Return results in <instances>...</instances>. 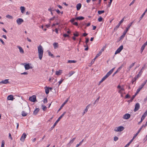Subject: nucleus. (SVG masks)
I'll use <instances>...</instances> for the list:
<instances>
[{"instance_id":"1","label":"nucleus","mask_w":147,"mask_h":147,"mask_svg":"<svg viewBox=\"0 0 147 147\" xmlns=\"http://www.w3.org/2000/svg\"><path fill=\"white\" fill-rule=\"evenodd\" d=\"M38 49L39 58L41 60L43 56V49L40 45L38 47Z\"/></svg>"},{"instance_id":"2","label":"nucleus","mask_w":147,"mask_h":147,"mask_svg":"<svg viewBox=\"0 0 147 147\" xmlns=\"http://www.w3.org/2000/svg\"><path fill=\"white\" fill-rule=\"evenodd\" d=\"M133 22H131L128 25L127 27L126 28V30L124 31L123 33V34L120 37V39H122L125 36V35L126 34L127 32L128 31L130 27L131 26L132 24L133 23Z\"/></svg>"},{"instance_id":"3","label":"nucleus","mask_w":147,"mask_h":147,"mask_svg":"<svg viewBox=\"0 0 147 147\" xmlns=\"http://www.w3.org/2000/svg\"><path fill=\"white\" fill-rule=\"evenodd\" d=\"M124 129V128L123 126H119L115 127L114 130L115 131H123Z\"/></svg>"},{"instance_id":"4","label":"nucleus","mask_w":147,"mask_h":147,"mask_svg":"<svg viewBox=\"0 0 147 147\" xmlns=\"http://www.w3.org/2000/svg\"><path fill=\"white\" fill-rule=\"evenodd\" d=\"M123 49V46L122 45L119 47L116 51L115 54L116 55L119 53Z\"/></svg>"},{"instance_id":"5","label":"nucleus","mask_w":147,"mask_h":147,"mask_svg":"<svg viewBox=\"0 0 147 147\" xmlns=\"http://www.w3.org/2000/svg\"><path fill=\"white\" fill-rule=\"evenodd\" d=\"M30 101L32 102H35L36 101V98L35 95H33L32 96L30 97L29 98Z\"/></svg>"},{"instance_id":"6","label":"nucleus","mask_w":147,"mask_h":147,"mask_svg":"<svg viewBox=\"0 0 147 147\" xmlns=\"http://www.w3.org/2000/svg\"><path fill=\"white\" fill-rule=\"evenodd\" d=\"M130 116L129 114L126 113L123 116V118L125 119H127L130 117Z\"/></svg>"},{"instance_id":"7","label":"nucleus","mask_w":147,"mask_h":147,"mask_svg":"<svg viewBox=\"0 0 147 147\" xmlns=\"http://www.w3.org/2000/svg\"><path fill=\"white\" fill-rule=\"evenodd\" d=\"M117 88L119 89L118 91V92L121 94L122 91H124V89L123 87H122L119 85L117 86Z\"/></svg>"},{"instance_id":"8","label":"nucleus","mask_w":147,"mask_h":147,"mask_svg":"<svg viewBox=\"0 0 147 147\" xmlns=\"http://www.w3.org/2000/svg\"><path fill=\"white\" fill-rule=\"evenodd\" d=\"M16 22L18 25H20L24 22V20L22 18H18L17 19Z\"/></svg>"},{"instance_id":"9","label":"nucleus","mask_w":147,"mask_h":147,"mask_svg":"<svg viewBox=\"0 0 147 147\" xmlns=\"http://www.w3.org/2000/svg\"><path fill=\"white\" fill-rule=\"evenodd\" d=\"M140 107V105L139 103H137L136 104L134 110V112H136L138 110Z\"/></svg>"},{"instance_id":"10","label":"nucleus","mask_w":147,"mask_h":147,"mask_svg":"<svg viewBox=\"0 0 147 147\" xmlns=\"http://www.w3.org/2000/svg\"><path fill=\"white\" fill-rule=\"evenodd\" d=\"M61 118L60 117H59L58 119H57V120L54 123L53 126L51 127V129H52L55 127L57 123L59 122V121H60Z\"/></svg>"},{"instance_id":"11","label":"nucleus","mask_w":147,"mask_h":147,"mask_svg":"<svg viewBox=\"0 0 147 147\" xmlns=\"http://www.w3.org/2000/svg\"><path fill=\"white\" fill-rule=\"evenodd\" d=\"M26 134L25 133H24L22 136L21 137V138L20 139V140L22 141V142H24V139L25 138H26Z\"/></svg>"},{"instance_id":"12","label":"nucleus","mask_w":147,"mask_h":147,"mask_svg":"<svg viewBox=\"0 0 147 147\" xmlns=\"http://www.w3.org/2000/svg\"><path fill=\"white\" fill-rule=\"evenodd\" d=\"M68 99H67V100H66L64 102V103L62 105L61 107H60V108L57 111V113H58L59 112L60 110L62 108V107L64 106V105L66 104V103L68 101Z\"/></svg>"},{"instance_id":"13","label":"nucleus","mask_w":147,"mask_h":147,"mask_svg":"<svg viewBox=\"0 0 147 147\" xmlns=\"http://www.w3.org/2000/svg\"><path fill=\"white\" fill-rule=\"evenodd\" d=\"M147 82V80H145L143 83L141 85L139 86V88L141 89H142L145 85L146 84V83Z\"/></svg>"},{"instance_id":"14","label":"nucleus","mask_w":147,"mask_h":147,"mask_svg":"<svg viewBox=\"0 0 147 147\" xmlns=\"http://www.w3.org/2000/svg\"><path fill=\"white\" fill-rule=\"evenodd\" d=\"M25 108L26 109V111L27 112L29 113L30 112V108L28 104L25 105Z\"/></svg>"},{"instance_id":"15","label":"nucleus","mask_w":147,"mask_h":147,"mask_svg":"<svg viewBox=\"0 0 147 147\" xmlns=\"http://www.w3.org/2000/svg\"><path fill=\"white\" fill-rule=\"evenodd\" d=\"M9 83L8 79H6L2 80L0 82V84L2 83L3 84H7Z\"/></svg>"},{"instance_id":"16","label":"nucleus","mask_w":147,"mask_h":147,"mask_svg":"<svg viewBox=\"0 0 147 147\" xmlns=\"http://www.w3.org/2000/svg\"><path fill=\"white\" fill-rule=\"evenodd\" d=\"M135 63L134 62V63H133L130 65V66L127 68V72H128L130 71V69L134 65Z\"/></svg>"},{"instance_id":"17","label":"nucleus","mask_w":147,"mask_h":147,"mask_svg":"<svg viewBox=\"0 0 147 147\" xmlns=\"http://www.w3.org/2000/svg\"><path fill=\"white\" fill-rule=\"evenodd\" d=\"M7 99L8 100H12L14 99L13 96L12 95H9L8 96Z\"/></svg>"},{"instance_id":"18","label":"nucleus","mask_w":147,"mask_h":147,"mask_svg":"<svg viewBox=\"0 0 147 147\" xmlns=\"http://www.w3.org/2000/svg\"><path fill=\"white\" fill-rule=\"evenodd\" d=\"M17 47L19 49L20 53L22 54L24 53V51L21 47L18 46Z\"/></svg>"},{"instance_id":"19","label":"nucleus","mask_w":147,"mask_h":147,"mask_svg":"<svg viewBox=\"0 0 147 147\" xmlns=\"http://www.w3.org/2000/svg\"><path fill=\"white\" fill-rule=\"evenodd\" d=\"M82 6V5L81 3H79L77 4L76 5L77 10L78 11L81 8Z\"/></svg>"},{"instance_id":"20","label":"nucleus","mask_w":147,"mask_h":147,"mask_svg":"<svg viewBox=\"0 0 147 147\" xmlns=\"http://www.w3.org/2000/svg\"><path fill=\"white\" fill-rule=\"evenodd\" d=\"M25 68L26 70H28L30 69V66L29 65V64H26L25 66Z\"/></svg>"},{"instance_id":"21","label":"nucleus","mask_w":147,"mask_h":147,"mask_svg":"<svg viewBox=\"0 0 147 147\" xmlns=\"http://www.w3.org/2000/svg\"><path fill=\"white\" fill-rule=\"evenodd\" d=\"M105 48V47L104 46L103 48L101 49L99 53H98V55H99L100 56L102 52L104 51Z\"/></svg>"},{"instance_id":"22","label":"nucleus","mask_w":147,"mask_h":147,"mask_svg":"<svg viewBox=\"0 0 147 147\" xmlns=\"http://www.w3.org/2000/svg\"><path fill=\"white\" fill-rule=\"evenodd\" d=\"M39 111V109L36 108L34 111L33 114L35 115H36Z\"/></svg>"},{"instance_id":"23","label":"nucleus","mask_w":147,"mask_h":147,"mask_svg":"<svg viewBox=\"0 0 147 147\" xmlns=\"http://www.w3.org/2000/svg\"><path fill=\"white\" fill-rule=\"evenodd\" d=\"M84 19V18L82 16L78 17L75 18V20H82Z\"/></svg>"},{"instance_id":"24","label":"nucleus","mask_w":147,"mask_h":147,"mask_svg":"<svg viewBox=\"0 0 147 147\" xmlns=\"http://www.w3.org/2000/svg\"><path fill=\"white\" fill-rule=\"evenodd\" d=\"M100 56V55H98V54H97L96 55V57H94V58L92 60L91 62V63L93 64L94 63V62L95 61V59H96V58Z\"/></svg>"},{"instance_id":"25","label":"nucleus","mask_w":147,"mask_h":147,"mask_svg":"<svg viewBox=\"0 0 147 147\" xmlns=\"http://www.w3.org/2000/svg\"><path fill=\"white\" fill-rule=\"evenodd\" d=\"M45 90L46 94H49V87H46L45 88Z\"/></svg>"},{"instance_id":"26","label":"nucleus","mask_w":147,"mask_h":147,"mask_svg":"<svg viewBox=\"0 0 147 147\" xmlns=\"http://www.w3.org/2000/svg\"><path fill=\"white\" fill-rule=\"evenodd\" d=\"M53 46L54 48L55 49L58 47L59 45L57 43L55 42L53 44Z\"/></svg>"},{"instance_id":"27","label":"nucleus","mask_w":147,"mask_h":147,"mask_svg":"<svg viewBox=\"0 0 147 147\" xmlns=\"http://www.w3.org/2000/svg\"><path fill=\"white\" fill-rule=\"evenodd\" d=\"M20 10H21V12L22 13H24V11H25V7H24L21 6L20 7Z\"/></svg>"},{"instance_id":"28","label":"nucleus","mask_w":147,"mask_h":147,"mask_svg":"<svg viewBox=\"0 0 147 147\" xmlns=\"http://www.w3.org/2000/svg\"><path fill=\"white\" fill-rule=\"evenodd\" d=\"M28 114V113L25 112L24 111H22V116L24 117L26 116Z\"/></svg>"},{"instance_id":"29","label":"nucleus","mask_w":147,"mask_h":147,"mask_svg":"<svg viewBox=\"0 0 147 147\" xmlns=\"http://www.w3.org/2000/svg\"><path fill=\"white\" fill-rule=\"evenodd\" d=\"M146 45L144 43L142 45V46L141 48V52H142L143 50L144 49L146 46Z\"/></svg>"},{"instance_id":"30","label":"nucleus","mask_w":147,"mask_h":147,"mask_svg":"<svg viewBox=\"0 0 147 147\" xmlns=\"http://www.w3.org/2000/svg\"><path fill=\"white\" fill-rule=\"evenodd\" d=\"M142 72L143 71H142V70H140V71L139 72L138 74L136 76L137 78H139L141 76Z\"/></svg>"},{"instance_id":"31","label":"nucleus","mask_w":147,"mask_h":147,"mask_svg":"<svg viewBox=\"0 0 147 147\" xmlns=\"http://www.w3.org/2000/svg\"><path fill=\"white\" fill-rule=\"evenodd\" d=\"M76 60H69L68 61L67 63H76Z\"/></svg>"},{"instance_id":"32","label":"nucleus","mask_w":147,"mask_h":147,"mask_svg":"<svg viewBox=\"0 0 147 147\" xmlns=\"http://www.w3.org/2000/svg\"><path fill=\"white\" fill-rule=\"evenodd\" d=\"M146 13V12H144L142 14V15L141 16L140 18H139V22L141 20V19L142 18L144 15H145V14Z\"/></svg>"},{"instance_id":"33","label":"nucleus","mask_w":147,"mask_h":147,"mask_svg":"<svg viewBox=\"0 0 147 147\" xmlns=\"http://www.w3.org/2000/svg\"><path fill=\"white\" fill-rule=\"evenodd\" d=\"M42 110L44 111H45L47 109V107L44 105H42Z\"/></svg>"},{"instance_id":"34","label":"nucleus","mask_w":147,"mask_h":147,"mask_svg":"<svg viewBox=\"0 0 147 147\" xmlns=\"http://www.w3.org/2000/svg\"><path fill=\"white\" fill-rule=\"evenodd\" d=\"M147 115H145V114H144L142 116V117L141 118V121H143L144 119H145V117Z\"/></svg>"},{"instance_id":"35","label":"nucleus","mask_w":147,"mask_h":147,"mask_svg":"<svg viewBox=\"0 0 147 147\" xmlns=\"http://www.w3.org/2000/svg\"><path fill=\"white\" fill-rule=\"evenodd\" d=\"M141 90V89L139 88L137 89V91L136 93H135L134 95H135L136 96L137 94L138 93V92L140 91Z\"/></svg>"},{"instance_id":"36","label":"nucleus","mask_w":147,"mask_h":147,"mask_svg":"<svg viewBox=\"0 0 147 147\" xmlns=\"http://www.w3.org/2000/svg\"><path fill=\"white\" fill-rule=\"evenodd\" d=\"M75 73V72L74 71H71L69 72V76L70 77L73 74H74Z\"/></svg>"},{"instance_id":"37","label":"nucleus","mask_w":147,"mask_h":147,"mask_svg":"<svg viewBox=\"0 0 147 147\" xmlns=\"http://www.w3.org/2000/svg\"><path fill=\"white\" fill-rule=\"evenodd\" d=\"M6 17L10 19H12L13 18V17L12 16H10L9 15H7L6 16Z\"/></svg>"},{"instance_id":"38","label":"nucleus","mask_w":147,"mask_h":147,"mask_svg":"<svg viewBox=\"0 0 147 147\" xmlns=\"http://www.w3.org/2000/svg\"><path fill=\"white\" fill-rule=\"evenodd\" d=\"M136 96L135 95H133L132 96V97L131 98V99L129 100H128V102H131L134 99V98Z\"/></svg>"},{"instance_id":"39","label":"nucleus","mask_w":147,"mask_h":147,"mask_svg":"<svg viewBox=\"0 0 147 147\" xmlns=\"http://www.w3.org/2000/svg\"><path fill=\"white\" fill-rule=\"evenodd\" d=\"M48 55L49 56H51L53 58L54 57V55L53 54H52L51 52L49 51H48Z\"/></svg>"},{"instance_id":"40","label":"nucleus","mask_w":147,"mask_h":147,"mask_svg":"<svg viewBox=\"0 0 147 147\" xmlns=\"http://www.w3.org/2000/svg\"><path fill=\"white\" fill-rule=\"evenodd\" d=\"M138 78H137V76L135 77L132 80V84L133 83V82L135 81Z\"/></svg>"},{"instance_id":"41","label":"nucleus","mask_w":147,"mask_h":147,"mask_svg":"<svg viewBox=\"0 0 147 147\" xmlns=\"http://www.w3.org/2000/svg\"><path fill=\"white\" fill-rule=\"evenodd\" d=\"M105 12V11L104 10H102V11H98V13L99 14H101L102 13H103Z\"/></svg>"},{"instance_id":"42","label":"nucleus","mask_w":147,"mask_h":147,"mask_svg":"<svg viewBox=\"0 0 147 147\" xmlns=\"http://www.w3.org/2000/svg\"><path fill=\"white\" fill-rule=\"evenodd\" d=\"M55 74L57 75H59L60 74V70H59L58 71H56L55 72Z\"/></svg>"},{"instance_id":"43","label":"nucleus","mask_w":147,"mask_h":147,"mask_svg":"<svg viewBox=\"0 0 147 147\" xmlns=\"http://www.w3.org/2000/svg\"><path fill=\"white\" fill-rule=\"evenodd\" d=\"M141 128H140L138 130L137 132L135 135V136L136 137L138 135V134H139V133L141 131Z\"/></svg>"},{"instance_id":"44","label":"nucleus","mask_w":147,"mask_h":147,"mask_svg":"<svg viewBox=\"0 0 147 147\" xmlns=\"http://www.w3.org/2000/svg\"><path fill=\"white\" fill-rule=\"evenodd\" d=\"M147 125V121L146 122V124L145 125H143L140 128H141V129H142L143 127H145Z\"/></svg>"},{"instance_id":"45","label":"nucleus","mask_w":147,"mask_h":147,"mask_svg":"<svg viewBox=\"0 0 147 147\" xmlns=\"http://www.w3.org/2000/svg\"><path fill=\"white\" fill-rule=\"evenodd\" d=\"M112 73V72L110 70L106 75L109 77Z\"/></svg>"},{"instance_id":"46","label":"nucleus","mask_w":147,"mask_h":147,"mask_svg":"<svg viewBox=\"0 0 147 147\" xmlns=\"http://www.w3.org/2000/svg\"><path fill=\"white\" fill-rule=\"evenodd\" d=\"M112 73V72L110 70L106 75L109 77Z\"/></svg>"},{"instance_id":"47","label":"nucleus","mask_w":147,"mask_h":147,"mask_svg":"<svg viewBox=\"0 0 147 147\" xmlns=\"http://www.w3.org/2000/svg\"><path fill=\"white\" fill-rule=\"evenodd\" d=\"M112 73V72L110 70L106 75L109 77Z\"/></svg>"},{"instance_id":"48","label":"nucleus","mask_w":147,"mask_h":147,"mask_svg":"<svg viewBox=\"0 0 147 147\" xmlns=\"http://www.w3.org/2000/svg\"><path fill=\"white\" fill-rule=\"evenodd\" d=\"M120 24L119 23L118 24L115 26V28H114V30L116 29L117 30L118 28L119 27Z\"/></svg>"},{"instance_id":"49","label":"nucleus","mask_w":147,"mask_h":147,"mask_svg":"<svg viewBox=\"0 0 147 147\" xmlns=\"http://www.w3.org/2000/svg\"><path fill=\"white\" fill-rule=\"evenodd\" d=\"M113 0H110V1L109 2L108 5V7H109L111 4V3L112 2V1Z\"/></svg>"},{"instance_id":"50","label":"nucleus","mask_w":147,"mask_h":147,"mask_svg":"<svg viewBox=\"0 0 147 147\" xmlns=\"http://www.w3.org/2000/svg\"><path fill=\"white\" fill-rule=\"evenodd\" d=\"M102 18L101 17H100L98 19V21L99 22H100L102 21Z\"/></svg>"},{"instance_id":"51","label":"nucleus","mask_w":147,"mask_h":147,"mask_svg":"<svg viewBox=\"0 0 147 147\" xmlns=\"http://www.w3.org/2000/svg\"><path fill=\"white\" fill-rule=\"evenodd\" d=\"M47 98H45L43 100V102L44 103H46L47 102Z\"/></svg>"},{"instance_id":"52","label":"nucleus","mask_w":147,"mask_h":147,"mask_svg":"<svg viewBox=\"0 0 147 147\" xmlns=\"http://www.w3.org/2000/svg\"><path fill=\"white\" fill-rule=\"evenodd\" d=\"M76 138H73L72 140H71L69 142L70 143H71V144L75 140Z\"/></svg>"},{"instance_id":"53","label":"nucleus","mask_w":147,"mask_h":147,"mask_svg":"<svg viewBox=\"0 0 147 147\" xmlns=\"http://www.w3.org/2000/svg\"><path fill=\"white\" fill-rule=\"evenodd\" d=\"M5 144L3 140L2 141L1 143V147H4Z\"/></svg>"},{"instance_id":"54","label":"nucleus","mask_w":147,"mask_h":147,"mask_svg":"<svg viewBox=\"0 0 147 147\" xmlns=\"http://www.w3.org/2000/svg\"><path fill=\"white\" fill-rule=\"evenodd\" d=\"M108 77L106 75L105 76H104L102 78V79L104 81Z\"/></svg>"},{"instance_id":"55","label":"nucleus","mask_w":147,"mask_h":147,"mask_svg":"<svg viewBox=\"0 0 147 147\" xmlns=\"http://www.w3.org/2000/svg\"><path fill=\"white\" fill-rule=\"evenodd\" d=\"M118 138L117 137L115 136V137H114V140L115 141H116L117 140H118Z\"/></svg>"},{"instance_id":"56","label":"nucleus","mask_w":147,"mask_h":147,"mask_svg":"<svg viewBox=\"0 0 147 147\" xmlns=\"http://www.w3.org/2000/svg\"><path fill=\"white\" fill-rule=\"evenodd\" d=\"M88 109H87V108H85V109L84 110L83 115H84V114L85 113H86L87 112V111H88Z\"/></svg>"},{"instance_id":"57","label":"nucleus","mask_w":147,"mask_h":147,"mask_svg":"<svg viewBox=\"0 0 147 147\" xmlns=\"http://www.w3.org/2000/svg\"><path fill=\"white\" fill-rule=\"evenodd\" d=\"M64 80L63 79H61V80H60L59 82V84L58 86H59L60 84H61V83H62V82H63V80Z\"/></svg>"},{"instance_id":"58","label":"nucleus","mask_w":147,"mask_h":147,"mask_svg":"<svg viewBox=\"0 0 147 147\" xmlns=\"http://www.w3.org/2000/svg\"><path fill=\"white\" fill-rule=\"evenodd\" d=\"M130 97V95L128 94H127L125 96V98H128Z\"/></svg>"},{"instance_id":"59","label":"nucleus","mask_w":147,"mask_h":147,"mask_svg":"<svg viewBox=\"0 0 147 147\" xmlns=\"http://www.w3.org/2000/svg\"><path fill=\"white\" fill-rule=\"evenodd\" d=\"M66 113V112L65 111L60 116V117L62 118L64 116Z\"/></svg>"},{"instance_id":"60","label":"nucleus","mask_w":147,"mask_h":147,"mask_svg":"<svg viewBox=\"0 0 147 147\" xmlns=\"http://www.w3.org/2000/svg\"><path fill=\"white\" fill-rule=\"evenodd\" d=\"M66 113V112L65 111L60 116V117L62 118L64 116Z\"/></svg>"},{"instance_id":"61","label":"nucleus","mask_w":147,"mask_h":147,"mask_svg":"<svg viewBox=\"0 0 147 147\" xmlns=\"http://www.w3.org/2000/svg\"><path fill=\"white\" fill-rule=\"evenodd\" d=\"M89 40V38H86V40L85 41V43H86V44L87 45V43L88 42Z\"/></svg>"},{"instance_id":"62","label":"nucleus","mask_w":147,"mask_h":147,"mask_svg":"<svg viewBox=\"0 0 147 147\" xmlns=\"http://www.w3.org/2000/svg\"><path fill=\"white\" fill-rule=\"evenodd\" d=\"M54 79V78H49V82H52V81H53V80Z\"/></svg>"},{"instance_id":"63","label":"nucleus","mask_w":147,"mask_h":147,"mask_svg":"<svg viewBox=\"0 0 147 147\" xmlns=\"http://www.w3.org/2000/svg\"><path fill=\"white\" fill-rule=\"evenodd\" d=\"M75 20V18H72L70 20V22L71 23H73L74 21Z\"/></svg>"},{"instance_id":"64","label":"nucleus","mask_w":147,"mask_h":147,"mask_svg":"<svg viewBox=\"0 0 147 147\" xmlns=\"http://www.w3.org/2000/svg\"><path fill=\"white\" fill-rule=\"evenodd\" d=\"M54 10L58 14L61 13L60 11L58 9H55Z\"/></svg>"}]
</instances>
